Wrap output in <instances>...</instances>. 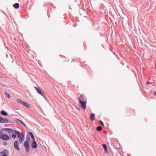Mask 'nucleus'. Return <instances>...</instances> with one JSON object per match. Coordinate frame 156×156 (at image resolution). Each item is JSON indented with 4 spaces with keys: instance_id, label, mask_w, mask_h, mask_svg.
Wrapping results in <instances>:
<instances>
[{
    "instance_id": "f257e3e1",
    "label": "nucleus",
    "mask_w": 156,
    "mask_h": 156,
    "mask_svg": "<svg viewBox=\"0 0 156 156\" xmlns=\"http://www.w3.org/2000/svg\"><path fill=\"white\" fill-rule=\"evenodd\" d=\"M14 132L16 134L17 137L19 138V142L20 144L23 143L24 139V136L22 133H20L16 130H14Z\"/></svg>"
},
{
    "instance_id": "f03ea898",
    "label": "nucleus",
    "mask_w": 156,
    "mask_h": 156,
    "mask_svg": "<svg viewBox=\"0 0 156 156\" xmlns=\"http://www.w3.org/2000/svg\"><path fill=\"white\" fill-rule=\"evenodd\" d=\"M8 151L7 149H3L0 152V156H7L9 154Z\"/></svg>"
},
{
    "instance_id": "7ed1b4c3",
    "label": "nucleus",
    "mask_w": 156,
    "mask_h": 156,
    "mask_svg": "<svg viewBox=\"0 0 156 156\" xmlns=\"http://www.w3.org/2000/svg\"><path fill=\"white\" fill-rule=\"evenodd\" d=\"M86 101H81L80 102V107L83 110H85L86 108Z\"/></svg>"
},
{
    "instance_id": "20e7f679",
    "label": "nucleus",
    "mask_w": 156,
    "mask_h": 156,
    "mask_svg": "<svg viewBox=\"0 0 156 156\" xmlns=\"http://www.w3.org/2000/svg\"><path fill=\"white\" fill-rule=\"evenodd\" d=\"M24 146L26 148V151L28 152L29 150V144L28 141H25L24 144Z\"/></svg>"
},
{
    "instance_id": "39448f33",
    "label": "nucleus",
    "mask_w": 156,
    "mask_h": 156,
    "mask_svg": "<svg viewBox=\"0 0 156 156\" xmlns=\"http://www.w3.org/2000/svg\"><path fill=\"white\" fill-rule=\"evenodd\" d=\"M2 139L4 140H7L9 139V137L8 135L6 134H3L1 136Z\"/></svg>"
},
{
    "instance_id": "423d86ee",
    "label": "nucleus",
    "mask_w": 156,
    "mask_h": 156,
    "mask_svg": "<svg viewBox=\"0 0 156 156\" xmlns=\"http://www.w3.org/2000/svg\"><path fill=\"white\" fill-rule=\"evenodd\" d=\"M8 122V120L7 119L5 118H3L0 117V122L3 123H7Z\"/></svg>"
},
{
    "instance_id": "0eeeda50",
    "label": "nucleus",
    "mask_w": 156,
    "mask_h": 156,
    "mask_svg": "<svg viewBox=\"0 0 156 156\" xmlns=\"http://www.w3.org/2000/svg\"><path fill=\"white\" fill-rule=\"evenodd\" d=\"M18 142L17 141H15L14 143L13 146L18 151L20 150V148L18 145Z\"/></svg>"
},
{
    "instance_id": "6e6552de",
    "label": "nucleus",
    "mask_w": 156,
    "mask_h": 156,
    "mask_svg": "<svg viewBox=\"0 0 156 156\" xmlns=\"http://www.w3.org/2000/svg\"><path fill=\"white\" fill-rule=\"evenodd\" d=\"M31 147L34 148H36L37 147V145L35 140L33 141L31 144Z\"/></svg>"
},
{
    "instance_id": "1a4fd4ad",
    "label": "nucleus",
    "mask_w": 156,
    "mask_h": 156,
    "mask_svg": "<svg viewBox=\"0 0 156 156\" xmlns=\"http://www.w3.org/2000/svg\"><path fill=\"white\" fill-rule=\"evenodd\" d=\"M78 100L79 102H80L81 101H83L84 100V95L81 94L80 96L78 98Z\"/></svg>"
},
{
    "instance_id": "9d476101",
    "label": "nucleus",
    "mask_w": 156,
    "mask_h": 156,
    "mask_svg": "<svg viewBox=\"0 0 156 156\" xmlns=\"http://www.w3.org/2000/svg\"><path fill=\"white\" fill-rule=\"evenodd\" d=\"M34 88L36 89L37 92L39 94L43 96V94L41 91V90L40 88H37L36 87H34Z\"/></svg>"
},
{
    "instance_id": "9b49d317",
    "label": "nucleus",
    "mask_w": 156,
    "mask_h": 156,
    "mask_svg": "<svg viewBox=\"0 0 156 156\" xmlns=\"http://www.w3.org/2000/svg\"><path fill=\"white\" fill-rule=\"evenodd\" d=\"M90 118L91 120H94L95 119L94 114L93 113H91L90 115Z\"/></svg>"
},
{
    "instance_id": "f8f14e48",
    "label": "nucleus",
    "mask_w": 156,
    "mask_h": 156,
    "mask_svg": "<svg viewBox=\"0 0 156 156\" xmlns=\"http://www.w3.org/2000/svg\"><path fill=\"white\" fill-rule=\"evenodd\" d=\"M13 6L15 9H17L19 7V5L18 3H16L13 5Z\"/></svg>"
},
{
    "instance_id": "ddd939ff",
    "label": "nucleus",
    "mask_w": 156,
    "mask_h": 156,
    "mask_svg": "<svg viewBox=\"0 0 156 156\" xmlns=\"http://www.w3.org/2000/svg\"><path fill=\"white\" fill-rule=\"evenodd\" d=\"M16 101L18 103H20L21 104H23V101L19 99H16Z\"/></svg>"
},
{
    "instance_id": "4468645a",
    "label": "nucleus",
    "mask_w": 156,
    "mask_h": 156,
    "mask_svg": "<svg viewBox=\"0 0 156 156\" xmlns=\"http://www.w3.org/2000/svg\"><path fill=\"white\" fill-rule=\"evenodd\" d=\"M1 114H2V115H4V116H6L7 115V113L5 111H2L1 112Z\"/></svg>"
},
{
    "instance_id": "2eb2a0df",
    "label": "nucleus",
    "mask_w": 156,
    "mask_h": 156,
    "mask_svg": "<svg viewBox=\"0 0 156 156\" xmlns=\"http://www.w3.org/2000/svg\"><path fill=\"white\" fill-rule=\"evenodd\" d=\"M23 105H24V106H25L26 107L28 108H29V107H30L28 103H26L25 102L23 101Z\"/></svg>"
},
{
    "instance_id": "dca6fc26",
    "label": "nucleus",
    "mask_w": 156,
    "mask_h": 156,
    "mask_svg": "<svg viewBox=\"0 0 156 156\" xmlns=\"http://www.w3.org/2000/svg\"><path fill=\"white\" fill-rule=\"evenodd\" d=\"M29 134H30V135L31 136L32 139L33 140V141L35 140L34 136L33 135V134L30 132Z\"/></svg>"
},
{
    "instance_id": "f3484780",
    "label": "nucleus",
    "mask_w": 156,
    "mask_h": 156,
    "mask_svg": "<svg viewBox=\"0 0 156 156\" xmlns=\"http://www.w3.org/2000/svg\"><path fill=\"white\" fill-rule=\"evenodd\" d=\"M5 96L8 98H10V96L9 94H8L7 92H5Z\"/></svg>"
},
{
    "instance_id": "a211bd4d",
    "label": "nucleus",
    "mask_w": 156,
    "mask_h": 156,
    "mask_svg": "<svg viewBox=\"0 0 156 156\" xmlns=\"http://www.w3.org/2000/svg\"><path fill=\"white\" fill-rule=\"evenodd\" d=\"M96 129H97V130H98V131H100L102 129V128L101 126H97L96 127Z\"/></svg>"
},
{
    "instance_id": "6ab92c4d",
    "label": "nucleus",
    "mask_w": 156,
    "mask_h": 156,
    "mask_svg": "<svg viewBox=\"0 0 156 156\" xmlns=\"http://www.w3.org/2000/svg\"><path fill=\"white\" fill-rule=\"evenodd\" d=\"M5 130H8V132L9 133H11L12 131V130L10 129L6 128L5 129Z\"/></svg>"
},
{
    "instance_id": "aec40b11",
    "label": "nucleus",
    "mask_w": 156,
    "mask_h": 156,
    "mask_svg": "<svg viewBox=\"0 0 156 156\" xmlns=\"http://www.w3.org/2000/svg\"><path fill=\"white\" fill-rule=\"evenodd\" d=\"M102 146L104 148V149H106V148H107L106 145L105 144H102Z\"/></svg>"
},
{
    "instance_id": "412c9836",
    "label": "nucleus",
    "mask_w": 156,
    "mask_h": 156,
    "mask_svg": "<svg viewBox=\"0 0 156 156\" xmlns=\"http://www.w3.org/2000/svg\"><path fill=\"white\" fill-rule=\"evenodd\" d=\"M12 137L13 139H15L16 137V135L15 134H12Z\"/></svg>"
},
{
    "instance_id": "4be33fe9",
    "label": "nucleus",
    "mask_w": 156,
    "mask_h": 156,
    "mask_svg": "<svg viewBox=\"0 0 156 156\" xmlns=\"http://www.w3.org/2000/svg\"><path fill=\"white\" fill-rule=\"evenodd\" d=\"M105 150L106 154H108L109 153L108 151L107 148H106V149H105Z\"/></svg>"
},
{
    "instance_id": "5701e85b",
    "label": "nucleus",
    "mask_w": 156,
    "mask_h": 156,
    "mask_svg": "<svg viewBox=\"0 0 156 156\" xmlns=\"http://www.w3.org/2000/svg\"><path fill=\"white\" fill-rule=\"evenodd\" d=\"M18 120L20 122V123L22 124H23V122L21 120L18 119Z\"/></svg>"
},
{
    "instance_id": "b1692460",
    "label": "nucleus",
    "mask_w": 156,
    "mask_h": 156,
    "mask_svg": "<svg viewBox=\"0 0 156 156\" xmlns=\"http://www.w3.org/2000/svg\"><path fill=\"white\" fill-rule=\"evenodd\" d=\"M99 121L102 125L103 126L104 125L103 123L100 120Z\"/></svg>"
},
{
    "instance_id": "393cba45",
    "label": "nucleus",
    "mask_w": 156,
    "mask_h": 156,
    "mask_svg": "<svg viewBox=\"0 0 156 156\" xmlns=\"http://www.w3.org/2000/svg\"><path fill=\"white\" fill-rule=\"evenodd\" d=\"M2 134V132L1 130H0V138H1V137L2 136L1 135Z\"/></svg>"
},
{
    "instance_id": "a878e982",
    "label": "nucleus",
    "mask_w": 156,
    "mask_h": 156,
    "mask_svg": "<svg viewBox=\"0 0 156 156\" xmlns=\"http://www.w3.org/2000/svg\"><path fill=\"white\" fill-rule=\"evenodd\" d=\"M154 95L156 96V91H154Z\"/></svg>"
},
{
    "instance_id": "bb28decb",
    "label": "nucleus",
    "mask_w": 156,
    "mask_h": 156,
    "mask_svg": "<svg viewBox=\"0 0 156 156\" xmlns=\"http://www.w3.org/2000/svg\"><path fill=\"white\" fill-rule=\"evenodd\" d=\"M22 125H23L24 126L26 127V125L25 124L23 123V124Z\"/></svg>"
},
{
    "instance_id": "cd10ccee",
    "label": "nucleus",
    "mask_w": 156,
    "mask_h": 156,
    "mask_svg": "<svg viewBox=\"0 0 156 156\" xmlns=\"http://www.w3.org/2000/svg\"><path fill=\"white\" fill-rule=\"evenodd\" d=\"M147 83H151L150 82H147Z\"/></svg>"
}]
</instances>
